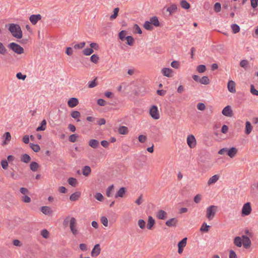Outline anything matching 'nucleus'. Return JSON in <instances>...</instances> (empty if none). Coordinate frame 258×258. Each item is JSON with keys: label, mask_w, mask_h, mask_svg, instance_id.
Here are the masks:
<instances>
[{"label": "nucleus", "mask_w": 258, "mask_h": 258, "mask_svg": "<svg viewBox=\"0 0 258 258\" xmlns=\"http://www.w3.org/2000/svg\"><path fill=\"white\" fill-rule=\"evenodd\" d=\"M8 26V30L11 32L12 35L17 38L21 39L22 37V31L20 26L18 24L11 23ZM7 25H6V27Z\"/></svg>", "instance_id": "obj_1"}, {"label": "nucleus", "mask_w": 258, "mask_h": 258, "mask_svg": "<svg viewBox=\"0 0 258 258\" xmlns=\"http://www.w3.org/2000/svg\"><path fill=\"white\" fill-rule=\"evenodd\" d=\"M217 207L212 205L208 207L206 210V217L209 220H211L215 216L217 212Z\"/></svg>", "instance_id": "obj_2"}, {"label": "nucleus", "mask_w": 258, "mask_h": 258, "mask_svg": "<svg viewBox=\"0 0 258 258\" xmlns=\"http://www.w3.org/2000/svg\"><path fill=\"white\" fill-rule=\"evenodd\" d=\"M8 47L18 54H21L24 52V48L15 42H12L9 44Z\"/></svg>", "instance_id": "obj_3"}, {"label": "nucleus", "mask_w": 258, "mask_h": 258, "mask_svg": "<svg viewBox=\"0 0 258 258\" xmlns=\"http://www.w3.org/2000/svg\"><path fill=\"white\" fill-rule=\"evenodd\" d=\"M70 228L74 235L76 236L78 234L77 220L74 217L70 218Z\"/></svg>", "instance_id": "obj_4"}, {"label": "nucleus", "mask_w": 258, "mask_h": 258, "mask_svg": "<svg viewBox=\"0 0 258 258\" xmlns=\"http://www.w3.org/2000/svg\"><path fill=\"white\" fill-rule=\"evenodd\" d=\"M251 211L250 203L247 202L243 205L241 210V214L243 216L249 215L251 213Z\"/></svg>", "instance_id": "obj_5"}, {"label": "nucleus", "mask_w": 258, "mask_h": 258, "mask_svg": "<svg viewBox=\"0 0 258 258\" xmlns=\"http://www.w3.org/2000/svg\"><path fill=\"white\" fill-rule=\"evenodd\" d=\"M150 115L154 119H158L160 117L158 108L156 105H153L150 109Z\"/></svg>", "instance_id": "obj_6"}, {"label": "nucleus", "mask_w": 258, "mask_h": 258, "mask_svg": "<svg viewBox=\"0 0 258 258\" xmlns=\"http://www.w3.org/2000/svg\"><path fill=\"white\" fill-rule=\"evenodd\" d=\"M187 143L190 148H194L197 144L196 138L194 135H190L187 137Z\"/></svg>", "instance_id": "obj_7"}, {"label": "nucleus", "mask_w": 258, "mask_h": 258, "mask_svg": "<svg viewBox=\"0 0 258 258\" xmlns=\"http://www.w3.org/2000/svg\"><path fill=\"white\" fill-rule=\"evenodd\" d=\"M223 115L228 117H231L233 115V111L230 106H226L222 111Z\"/></svg>", "instance_id": "obj_8"}, {"label": "nucleus", "mask_w": 258, "mask_h": 258, "mask_svg": "<svg viewBox=\"0 0 258 258\" xmlns=\"http://www.w3.org/2000/svg\"><path fill=\"white\" fill-rule=\"evenodd\" d=\"M101 252V248L99 244H96L91 251V256L96 257L98 256Z\"/></svg>", "instance_id": "obj_9"}, {"label": "nucleus", "mask_w": 258, "mask_h": 258, "mask_svg": "<svg viewBox=\"0 0 258 258\" xmlns=\"http://www.w3.org/2000/svg\"><path fill=\"white\" fill-rule=\"evenodd\" d=\"M173 71L172 69L164 68L161 70V73L164 76L170 78L172 76Z\"/></svg>", "instance_id": "obj_10"}, {"label": "nucleus", "mask_w": 258, "mask_h": 258, "mask_svg": "<svg viewBox=\"0 0 258 258\" xmlns=\"http://www.w3.org/2000/svg\"><path fill=\"white\" fill-rule=\"evenodd\" d=\"M41 18L40 14L32 15L29 17V20L33 25H35L39 20L41 19Z\"/></svg>", "instance_id": "obj_11"}, {"label": "nucleus", "mask_w": 258, "mask_h": 258, "mask_svg": "<svg viewBox=\"0 0 258 258\" xmlns=\"http://www.w3.org/2000/svg\"><path fill=\"white\" fill-rule=\"evenodd\" d=\"M79 104V100L75 97L71 98L68 101V105L71 108H73L77 106Z\"/></svg>", "instance_id": "obj_12"}, {"label": "nucleus", "mask_w": 258, "mask_h": 258, "mask_svg": "<svg viewBox=\"0 0 258 258\" xmlns=\"http://www.w3.org/2000/svg\"><path fill=\"white\" fill-rule=\"evenodd\" d=\"M242 238V244L245 248H247L250 247L251 244V241L249 238L246 236L243 235Z\"/></svg>", "instance_id": "obj_13"}, {"label": "nucleus", "mask_w": 258, "mask_h": 258, "mask_svg": "<svg viewBox=\"0 0 258 258\" xmlns=\"http://www.w3.org/2000/svg\"><path fill=\"white\" fill-rule=\"evenodd\" d=\"M227 88L230 92L235 93L236 92L235 82L232 80L229 81L227 84Z\"/></svg>", "instance_id": "obj_14"}, {"label": "nucleus", "mask_w": 258, "mask_h": 258, "mask_svg": "<svg viewBox=\"0 0 258 258\" xmlns=\"http://www.w3.org/2000/svg\"><path fill=\"white\" fill-rule=\"evenodd\" d=\"M178 222V220L175 218H172L167 220L165 224L168 227L176 226Z\"/></svg>", "instance_id": "obj_15"}, {"label": "nucleus", "mask_w": 258, "mask_h": 258, "mask_svg": "<svg viewBox=\"0 0 258 258\" xmlns=\"http://www.w3.org/2000/svg\"><path fill=\"white\" fill-rule=\"evenodd\" d=\"M167 215V213L162 210H159L157 213V217L160 220H165L166 219Z\"/></svg>", "instance_id": "obj_16"}, {"label": "nucleus", "mask_w": 258, "mask_h": 258, "mask_svg": "<svg viewBox=\"0 0 258 258\" xmlns=\"http://www.w3.org/2000/svg\"><path fill=\"white\" fill-rule=\"evenodd\" d=\"M42 213L46 215H49L52 213V211L51 209L48 206H43L40 209Z\"/></svg>", "instance_id": "obj_17"}, {"label": "nucleus", "mask_w": 258, "mask_h": 258, "mask_svg": "<svg viewBox=\"0 0 258 258\" xmlns=\"http://www.w3.org/2000/svg\"><path fill=\"white\" fill-rule=\"evenodd\" d=\"M155 224V220L152 216H149L148 219V223L147 228L151 230Z\"/></svg>", "instance_id": "obj_18"}, {"label": "nucleus", "mask_w": 258, "mask_h": 258, "mask_svg": "<svg viewBox=\"0 0 258 258\" xmlns=\"http://www.w3.org/2000/svg\"><path fill=\"white\" fill-rule=\"evenodd\" d=\"M81 193L79 191H76L72 194L70 197V200L72 201H76L80 197Z\"/></svg>", "instance_id": "obj_19"}, {"label": "nucleus", "mask_w": 258, "mask_h": 258, "mask_svg": "<svg viewBox=\"0 0 258 258\" xmlns=\"http://www.w3.org/2000/svg\"><path fill=\"white\" fill-rule=\"evenodd\" d=\"M237 152V150L236 148L232 147L228 151H227V155L230 158H233L235 156Z\"/></svg>", "instance_id": "obj_20"}, {"label": "nucleus", "mask_w": 258, "mask_h": 258, "mask_svg": "<svg viewBox=\"0 0 258 258\" xmlns=\"http://www.w3.org/2000/svg\"><path fill=\"white\" fill-rule=\"evenodd\" d=\"M3 137L5 138V141L3 143V145H5L8 144V142H10L11 139V135L9 132H6L4 134Z\"/></svg>", "instance_id": "obj_21"}, {"label": "nucleus", "mask_w": 258, "mask_h": 258, "mask_svg": "<svg viewBox=\"0 0 258 258\" xmlns=\"http://www.w3.org/2000/svg\"><path fill=\"white\" fill-rule=\"evenodd\" d=\"M149 22L151 23L152 25H154L155 27H158L160 25V23L159 22L158 19L156 16L151 17L150 19Z\"/></svg>", "instance_id": "obj_22"}, {"label": "nucleus", "mask_w": 258, "mask_h": 258, "mask_svg": "<svg viewBox=\"0 0 258 258\" xmlns=\"http://www.w3.org/2000/svg\"><path fill=\"white\" fill-rule=\"evenodd\" d=\"M71 116L72 118L77 120V121H80V120L79 119L81 116V113L78 111H73L71 113Z\"/></svg>", "instance_id": "obj_23"}, {"label": "nucleus", "mask_w": 258, "mask_h": 258, "mask_svg": "<svg viewBox=\"0 0 258 258\" xmlns=\"http://www.w3.org/2000/svg\"><path fill=\"white\" fill-rule=\"evenodd\" d=\"M125 192V189L124 187H122L119 189V190L117 191L115 195V197L117 198L118 197L122 198L123 197L124 194Z\"/></svg>", "instance_id": "obj_24"}, {"label": "nucleus", "mask_w": 258, "mask_h": 258, "mask_svg": "<svg viewBox=\"0 0 258 258\" xmlns=\"http://www.w3.org/2000/svg\"><path fill=\"white\" fill-rule=\"evenodd\" d=\"M219 176L218 175H214L210 178L208 181V184L211 185L216 182L219 179Z\"/></svg>", "instance_id": "obj_25"}, {"label": "nucleus", "mask_w": 258, "mask_h": 258, "mask_svg": "<svg viewBox=\"0 0 258 258\" xmlns=\"http://www.w3.org/2000/svg\"><path fill=\"white\" fill-rule=\"evenodd\" d=\"M252 129V126L249 121H246L245 123V133L246 135H249Z\"/></svg>", "instance_id": "obj_26"}, {"label": "nucleus", "mask_w": 258, "mask_h": 258, "mask_svg": "<svg viewBox=\"0 0 258 258\" xmlns=\"http://www.w3.org/2000/svg\"><path fill=\"white\" fill-rule=\"evenodd\" d=\"M99 142L95 139H91L89 142V145L93 148H96L99 146Z\"/></svg>", "instance_id": "obj_27"}, {"label": "nucleus", "mask_w": 258, "mask_h": 258, "mask_svg": "<svg viewBox=\"0 0 258 258\" xmlns=\"http://www.w3.org/2000/svg\"><path fill=\"white\" fill-rule=\"evenodd\" d=\"M91 172V169L89 166H85L83 168L82 173L84 176H88L90 174Z\"/></svg>", "instance_id": "obj_28"}, {"label": "nucleus", "mask_w": 258, "mask_h": 258, "mask_svg": "<svg viewBox=\"0 0 258 258\" xmlns=\"http://www.w3.org/2000/svg\"><path fill=\"white\" fill-rule=\"evenodd\" d=\"M234 243L237 247H241L242 244V239L239 236L236 237L234 239Z\"/></svg>", "instance_id": "obj_29"}, {"label": "nucleus", "mask_w": 258, "mask_h": 258, "mask_svg": "<svg viewBox=\"0 0 258 258\" xmlns=\"http://www.w3.org/2000/svg\"><path fill=\"white\" fill-rule=\"evenodd\" d=\"M177 10V6L175 4H172L167 9V11L169 12V14L171 15L174 13Z\"/></svg>", "instance_id": "obj_30"}, {"label": "nucleus", "mask_w": 258, "mask_h": 258, "mask_svg": "<svg viewBox=\"0 0 258 258\" xmlns=\"http://www.w3.org/2000/svg\"><path fill=\"white\" fill-rule=\"evenodd\" d=\"M118 131L120 134L126 135L128 133V128L125 126H121L118 128Z\"/></svg>", "instance_id": "obj_31"}, {"label": "nucleus", "mask_w": 258, "mask_h": 258, "mask_svg": "<svg viewBox=\"0 0 258 258\" xmlns=\"http://www.w3.org/2000/svg\"><path fill=\"white\" fill-rule=\"evenodd\" d=\"M39 167L38 164L36 162H32L30 164V168L33 171H36L37 170Z\"/></svg>", "instance_id": "obj_32"}, {"label": "nucleus", "mask_w": 258, "mask_h": 258, "mask_svg": "<svg viewBox=\"0 0 258 258\" xmlns=\"http://www.w3.org/2000/svg\"><path fill=\"white\" fill-rule=\"evenodd\" d=\"M113 189H114V185L113 184L110 185L107 188V190H106V196L108 197H111L112 196Z\"/></svg>", "instance_id": "obj_33"}, {"label": "nucleus", "mask_w": 258, "mask_h": 258, "mask_svg": "<svg viewBox=\"0 0 258 258\" xmlns=\"http://www.w3.org/2000/svg\"><path fill=\"white\" fill-rule=\"evenodd\" d=\"M68 182L70 185L74 187L76 186L77 185V180L75 178L70 177L68 180Z\"/></svg>", "instance_id": "obj_34"}, {"label": "nucleus", "mask_w": 258, "mask_h": 258, "mask_svg": "<svg viewBox=\"0 0 258 258\" xmlns=\"http://www.w3.org/2000/svg\"><path fill=\"white\" fill-rule=\"evenodd\" d=\"M181 7L184 9H188L190 8L189 4L185 0H182L180 2Z\"/></svg>", "instance_id": "obj_35"}, {"label": "nucleus", "mask_w": 258, "mask_h": 258, "mask_svg": "<svg viewBox=\"0 0 258 258\" xmlns=\"http://www.w3.org/2000/svg\"><path fill=\"white\" fill-rule=\"evenodd\" d=\"M200 83L204 85H208L210 83V80L207 76H203L200 79Z\"/></svg>", "instance_id": "obj_36"}, {"label": "nucleus", "mask_w": 258, "mask_h": 258, "mask_svg": "<svg viewBox=\"0 0 258 258\" xmlns=\"http://www.w3.org/2000/svg\"><path fill=\"white\" fill-rule=\"evenodd\" d=\"M7 49L3 44L0 42V54L2 55H6L7 53Z\"/></svg>", "instance_id": "obj_37"}, {"label": "nucleus", "mask_w": 258, "mask_h": 258, "mask_svg": "<svg viewBox=\"0 0 258 258\" xmlns=\"http://www.w3.org/2000/svg\"><path fill=\"white\" fill-rule=\"evenodd\" d=\"M30 146L32 150L35 152H38L40 150L39 146L37 144H34L32 143L30 144Z\"/></svg>", "instance_id": "obj_38"}, {"label": "nucleus", "mask_w": 258, "mask_h": 258, "mask_svg": "<svg viewBox=\"0 0 258 258\" xmlns=\"http://www.w3.org/2000/svg\"><path fill=\"white\" fill-rule=\"evenodd\" d=\"M210 226L208 225L206 223H204L201 228L200 231L202 232H207L209 230Z\"/></svg>", "instance_id": "obj_39"}, {"label": "nucleus", "mask_w": 258, "mask_h": 258, "mask_svg": "<svg viewBox=\"0 0 258 258\" xmlns=\"http://www.w3.org/2000/svg\"><path fill=\"white\" fill-rule=\"evenodd\" d=\"M30 160V157L26 154L23 155L21 157V161L24 163H28Z\"/></svg>", "instance_id": "obj_40"}, {"label": "nucleus", "mask_w": 258, "mask_h": 258, "mask_svg": "<svg viewBox=\"0 0 258 258\" xmlns=\"http://www.w3.org/2000/svg\"><path fill=\"white\" fill-rule=\"evenodd\" d=\"M144 27L146 30H152L153 29V27L152 26V25L148 21H147L145 22L144 25Z\"/></svg>", "instance_id": "obj_41"}, {"label": "nucleus", "mask_w": 258, "mask_h": 258, "mask_svg": "<svg viewBox=\"0 0 258 258\" xmlns=\"http://www.w3.org/2000/svg\"><path fill=\"white\" fill-rule=\"evenodd\" d=\"M94 52V50L93 49L91 48H85L83 50V53L85 55H91L93 52Z\"/></svg>", "instance_id": "obj_42"}, {"label": "nucleus", "mask_w": 258, "mask_h": 258, "mask_svg": "<svg viewBox=\"0 0 258 258\" xmlns=\"http://www.w3.org/2000/svg\"><path fill=\"white\" fill-rule=\"evenodd\" d=\"M187 242V238L185 237L180 241L178 243V247H184L186 246Z\"/></svg>", "instance_id": "obj_43"}, {"label": "nucleus", "mask_w": 258, "mask_h": 258, "mask_svg": "<svg viewBox=\"0 0 258 258\" xmlns=\"http://www.w3.org/2000/svg\"><path fill=\"white\" fill-rule=\"evenodd\" d=\"M231 27L234 34L238 33L240 30L239 26L237 24H232Z\"/></svg>", "instance_id": "obj_44"}, {"label": "nucleus", "mask_w": 258, "mask_h": 258, "mask_svg": "<svg viewBox=\"0 0 258 258\" xmlns=\"http://www.w3.org/2000/svg\"><path fill=\"white\" fill-rule=\"evenodd\" d=\"M206 70V66L204 64L199 65L197 68V71L200 73H202L205 72Z\"/></svg>", "instance_id": "obj_45"}, {"label": "nucleus", "mask_w": 258, "mask_h": 258, "mask_svg": "<svg viewBox=\"0 0 258 258\" xmlns=\"http://www.w3.org/2000/svg\"><path fill=\"white\" fill-rule=\"evenodd\" d=\"M99 59V57L97 54H93L90 57L91 61L94 63H98Z\"/></svg>", "instance_id": "obj_46"}, {"label": "nucleus", "mask_w": 258, "mask_h": 258, "mask_svg": "<svg viewBox=\"0 0 258 258\" xmlns=\"http://www.w3.org/2000/svg\"><path fill=\"white\" fill-rule=\"evenodd\" d=\"M125 39L127 41L126 43L128 45H129L130 46H132L133 45L134 42V39L132 36H128L126 37Z\"/></svg>", "instance_id": "obj_47"}, {"label": "nucleus", "mask_w": 258, "mask_h": 258, "mask_svg": "<svg viewBox=\"0 0 258 258\" xmlns=\"http://www.w3.org/2000/svg\"><path fill=\"white\" fill-rule=\"evenodd\" d=\"M138 225L140 228L144 229L146 226V223L143 219H140L138 220Z\"/></svg>", "instance_id": "obj_48"}, {"label": "nucleus", "mask_w": 258, "mask_h": 258, "mask_svg": "<svg viewBox=\"0 0 258 258\" xmlns=\"http://www.w3.org/2000/svg\"><path fill=\"white\" fill-rule=\"evenodd\" d=\"M41 235L44 238H48L49 235V232L46 229H43L41 231Z\"/></svg>", "instance_id": "obj_49"}, {"label": "nucleus", "mask_w": 258, "mask_h": 258, "mask_svg": "<svg viewBox=\"0 0 258 258\" xmlns=\"http://www.w3.org/2000/svg\"><path fill=\"white\" fill-rule=\"evenodd\" d=\"M126 32L124 30H122L121 31L119 34H118V37L119 38V39L123 41L124 40V39L126 38L125 37V36H126Z\"/></svg>", "instance_id": "obj_50"}, {"label": "nucleus", "mask_w": 258, "mask_h": 258, "mask_svg": "<svg viewBox=\"0 0 258 258\" xmlns=\"http://www.w3.org/2000/svg\"><path fill=\"white\" fill-rule=\"evenodd\" d=\"M78 137V135L77 134H72L71 135L69 138V141L72 143H75L77 138Z\"/></svg>", "instance_id": "obj_51"}, {"label": "nucleus", "mask_w": 258, "mask_h": 258, "mask_svg": "<svg viewBox=\"0 0 258 258\" xmlns=\"http://www.w3.org/2000/svg\"><path fill=\"white\" fill-rule=\"evenodd\" d=\"M214 11L218 13L221 11V5L220 3H215L214 7Z\"/></svg>", "instance_id": "obj_52"}, {"label": "nucleus", "mask_w": 258, "mask_h": 258, "mask_svg": "<svg viewBox=\"0 0 258 258\" xmlns=\"http://www.w3.org/2000/svg\"><path fill=\"white\" fill-rule=\"evenodd\" d=\"M100 221L104 226L107 227L108 226V219L105 216H102L100 219Z\"/></svg>", "instance_id": "obj_53"}, {"label": "nucleus", "mask_w": 258, "mask_h": 258, "mask_svg": "<svg viewBox=\"0 0 258 258\" xmlns=\"http://www.w3.org/2000/svg\"><path fill=\"white\" fill-rule=\"evenodd\" d=\"M147 140V137L143 135H141L138 137V140L141 143H144Z\"/></svg>", "instance_id": "obj_54"}, {"label": "nucleus", "mask_w": 258, "mask_h": 258, "mask_svg": "<svg viewBox=\"0 0 258 258\" xmlns=\"http://www.w3.org/2000/svg\"><path fill=\"white\" fill-rule=\"evenodd\" d=\"M85 45V42H82L80 43L75 44L74 46L75 49H80L83 48Z\"/></svg>", "instance_id": "obj_55"}, {"label": "nucleus", "mask_w": 258, "mask_h": 258, "mask_svg": "<svg viewBox=\"0 0 258 258\" xmlns=\"http://www.w3.org/2000/svg\"><path fill=\"white\" fill-rule=\"evenodd\" d=\"M17 78L19 80H25L26 78V75H23L21 73L19 72L16 74Z\"/></svg>", "instance_id": "obj_56"}, {"label": "nucleus", "mask_w": 258, "mask_h": 258, "mask_svg": "<svg viewBox=\"0 0 258 258\" xmlns=\"http://www.w3.org/2000/svg\"><path fill=\"white\" fill-rule=\"evenodd\" d=\"M250 92L254 95L258 96V90L254 88L253 85L250 86Z\"/></svg>", "instance_id": "obj_57"}, {"label": "nucleus", "mask_w": 258, "mask_h": 258, "mask_svg": "<svg viewBox=\"0 0 258 258\" xmlns=\"http://www.w3.org/2000/svg\"><path fill=\"white\" fill-rule=\"evenodd\" d=\"M197 108L201 111H203L205 109L206 106L203 103H199L197 104Z\"/></svg>", "instance_id": "obj_58"}, {"label": "nucleus", "mask_w": 258, "mask_h": 258, "mask_svg": "<svg viewBox=\"0 0 258 258\" xmlns=\"http://www.w3.org/2000/svg\"><path fill=\"white\" fill-rule=\"evenodd\" d=\"M95 198L96 200L99 201H102L103 200V196L99 192H97L95 194Z\"/></svg>", "instance_id": "obj_59"}, {"label": "nucleus", "mask_w": 258, "mask_h": 258, "mask_svg": "<svg viewBox=\"0 0 258 258\" xmlns=\"http://www.w3.org/2000/svg\"><path fill=\"white\" fill-rule=\"evenodd\" d=\"M248 64V62L247 60H242L240 62V66L241 67L246 68Z\"/></svg>", "instance_id": "obj_60"}, {"label": "nucleus", "mask_w": 258, "mask_h": 258, "mask_svg": "<svg viewBox=\"0 0 258 258\" xmlns=\"http://www.w3.org/2000/svg\"><path fill=\"white\" fill-rule=\"evenodd\" d=\"M171 66L174 69H178L179 67V63L177 61L174 60L171 62Z\"/></svg>", "instance_id": "obj_61"}, {"label": "nucleus", "mask_w": 258, "mask_h": 258, "mask_svg": "<svg viewBox=\"0 0 258 258\" xmlns=\"http://www.w3.org/2000/svg\"><path fill=\"white\" fill-rule=\"evenodd\" d=\"M97 78H95L93 81L89 82L88 83V87L90 88H93L97 85V83H96V80Z\"/></svg>", "instance_id": "obj_62"}, {"label": "nucleus", "mask_w": 258, "mask_h": 258, "mask_svg": "<svg viewBox=\"0 0 258 258\" xmlns=\"http://www.w3.org/2000/svg\"><path fill=\"white\" fill-rule=\"evenodd\" d=\"M202 200V196L198 194L194 198V202L196 203H199Z\"/></svg>", "instance_id": "obj_63"}, {"label": "nucleus", "mask_w": 258, "mask_h": 258, "mask_svg": "<svg viewBox=\"0 0 258 258\" xmlns=\"http://www.w3.org/2000/svg\"><path fill=\"white\" fill-rule=\"evenodd\" d=\"M98 105L101 106H104L106 105V101L102 99H99L97 102Z\"/></svg>", "instance_id": "obj_64"}]
</instances>
